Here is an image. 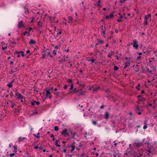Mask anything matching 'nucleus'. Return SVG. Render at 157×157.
Wrapping results in <instances>:
<instances>
[{"label": "nucleus", "instance_id": "56", "mask_svg": "<svg viewBox=\"0 0 157 157\" xmlns=\"http://www.w3.org/2000/svg\"><path fill=\"white\" fill-rule=\"evenodd\" d=\"M32 29V28H29L28 29V31L29 32H30V31H31Z\"/></svg>", "mask_w": 157, "mask_h": 157}, {"label": "nucleus", "instance_id": "24", "mask_svg": "<svg viewBox=\"0 0 157 157\" xmlns=\"http://www.w3.org/2000/svg\"><path fill=\"white\" fill-rule=\"evenodd\" d=\"M69 147H71L72 148V150L71 151V152H72L73 151H74L75 148V146H69Z\"/></svg>", "mask_w": 157, "mask_h": 157}, {"label": "nucleus", "instance_id": "54", "mask_svg": "<svg viewBox=\"0 0 157 157\" xmlns=\"http://www.w3.org/2000/svg\"><path fill=\"white\" fill-rule=\"evenodd\" d=\"M115 32L117 33H118V29H116L115 30Z\"/></svg>", "mask_w": 157, "mask_h": 157}, {"label": "nucleus", "instance_id": "64", "mask_svg": "<svg viewBox=\"0 0 157 157\" xmlns=\"http://www.w3.org/2000/svg\"><path fill=\"white\" fill-rule=\"evenodd\" d=\"M37 113L36 112H34L33 113V114L32 115H36Z\"/></svg>", "mask_w": 157, "mask_h": 157}, {"label": "nucleus", "instance_id": "20", "mask_svg": "<svg viewBox=\"0 0 157 157\" xmlns=\"http://www.w3.org/2000/svg\"><path fill=\"white\" fill-rule=\"evenodd\" d=\"M24 35H27V36H29L30 35V33L29 32L27 31H25L24 33Z\"/></svg>", "mask_w": 157, "mask_h": 157}, {"label": "nucleus", "instance_id": "42", "mask_svg": "<svg viewBox=\"0 0 157 157\" xmlns=\"http://www.w3.org/2000/svg\"><path fill=\"white\" fill-rule=\"evenodd\" d=\"M147 120H145L144 121V125H147Z\"/></svg>", "mask_w": 157, "mask_h": 157}, {"label": "nucleus", "instance_id": "35", "mask_svg": "<svg viewBox=\"0 0 157 157\" xmlns=\"http://www.w3.org/2000/svg\"><path fill=\"white\" fill-rule=\"evenodd\" d=\"M144 24L145 25H147V21L144 20Z\"/></svg>", "mask_w": 157, "mask_h": 157}, {"label": "nucleus", "instance_id": "41", "mask_svg": "<svg viewBox=\"0 0 157 157\" xmlns=\"http://www.w3.org/2000/svg\"><path fill=\"white\" fill-rule=\"evenodd\" d=\"M147 71L148 72V73H151L152 72V71H151V70H150L149 69H147Z\"/></svg>", "mask_w": 157, "mask_h": 157}, {"label": "nucleus", "instance_id": "23", "mask_svg": "<svg viewBox=\"0 0 157 157\" xmlns=\"http://www.w3.org/2000/svg\"><path fill=\"white\" fill-rule=\"evenodd\" d=\"M71 133L72 134V137L73 138H74L75 137V135H76V132H71Z\"/></svg>", "mask_w": 157, "mask_h": 157}, {"label": "nucleus", "instance_id": "2", "mask_svg": "<svg viewBox=\"0 0 157 157\" xmlns=\"http://www.w3.org/2000/svg\"><path fill=\"white\" fill-rule=\"evenodd\" d=\"M86 92V90H85L84 88H82L78 90L77 94L79 95H83Z\"/></svg>", "mask_w": 157, "mask_h": 157}, {"label": "nucleus", "instance_id": "9", "mask_svg": "<svg viewBox=\"0 0 157 157\" xmlns=\"http://www.w3.org/2000/svg\"><path fill=\"white\" fill-rule=\"evenodd\" d=\"M24 27V24L22 21H20L18 23V27L19 28H21L22 27Z\"/></svg>", "mask_w": 157, "mask_h": 157}, {"label": "nucleus", "instance_id": "25", "mask_svg": "<svg viewBox=\"0 0 157 157\" xmlns=\"http://www.w3.org/2000/svg\"><path fill=\"white\" fill-rule=\"evenodd\" d=\"M24 8L25 9V13H28L29 12V10L28 8H26L25 6L24 7Z\"/></svg>", "mask_w": 157, "mask_h": 157}, {"label": "nucleus", "instance_id": "46", "mask_svg": "<svg viewBox=\"0 0 157 157\" xmlns=\"http://www.w3.org/2000/svg\"><path fill=\"white\" fill-rule=\"evenodd\" d=\"M35 103L37 105H38L40 104V102L38 101H35Z\"/></svg>", "mask_w": 157, "mask_h": 157}, {"label": "nucleus", "instance_id": "32", "mask_svg": "<svg viewBox=\"0 0 157 157\" xmlns=\"http://www.w3.org/2000/svg\"><path fill=\"white\" fill-rule=\"evenodd\" d=\"M92 124L94 125H95L97 123V122L96 121H93L92 122Z\"/></svg>", "mask_w": 157, "mask_h": 157}, {"label": "nucleus", "instance_id": "34", "mask_svg": "<svg viewBox=\"0 0 157 157\" xmlns=\"http://www.w3.org/2000/svg\"><path fill=\"white\" fill-rule=\"evenodd\" d=\"M112 55V54L109 53L108 55V57L109 58H111V57Z\"/></svg>", "mask_w": 157, "mask_h": 157}, {"label": "nucleus", "instance_id": "16", "mask_svg": "<svg viewBox=\"0 0 157 157\" xmlns=\"http://www.w3.org/2000/svg\"><path fill=\"white\" fill-rule=\"evenodd\" d=\"M26 138L25 137H20L19 138L18 142H20L21 141H23L24 140H26Z\"/></svg>", "mask_w": 157, "mask_h": 157}, {"label": "nucleus", "instance_id": "61", "mask_svg": "<svg viewBox=\"0 0 157 157\" xmlns=\"http://www.w3.org/2000/svg\"><path fill=\"white\" fill-rule=\"evenodd\" d=\"M30 52V51L29 50H27L26 52V53H27V54H28Z\"/></svg>", "mask_w": 157, "mask_h": 157}, {"label": "nucleus", "instance_id": "40", "mask_svg": "<svg viewBox=\"0 0 157 157\" xmlns=\"http://www.w3.org/2000/svg\"><path fill=\"white\" fill-rule=\"evenodd\" d=\"M100 2L101 1H98L97 2V6H100Z\"/></svg>", "mask_w": 157, "mask_h": 157}, {"label": "nucleus", "instance_id": "13", "mask_svg": "<svg viewBox=\"0 0 157 157\" xmlns=\"http://www.w3.org/2000/svg\"><path fill=\"white\" fill-rule=\"evenodd\" d=\"M113 16V13H111L110 15H106L105 16V18L106 19H109L111 18H112Z\"/></svg>", "mask_w": 157, "mask_h": 157}, {"label": "nucleus", "instance_id": "15", "mask_svg": "<svg viewBox=\"0 0 157 157\" xmlns=\"http://www.w3.org/2000/svg\"><path fill=\"white\" fill-rule=\"evenodd\" d=\"M130 65V63L128 61H127L125 63V67L124 68H125L127 67H128Z\"/></svg>", "mask_w": 157, "mask_h": 157}, {"label": "nucleus", "instance_id": "10", "mask_svg": "<svg viewBox=\"0 0 157 157\" xmlns=\"http://www.w3.org/2000/svg\"><path fill=\"white\" fill-rule=\"evenodd\" d=\"M109 115V114L108 112H105L104 116V118L106 119H107L108 118Z\"/></svg>", "mask_w": 157, "mask_h": 157}, {"label": "nucleus", "instance_id": "33", "mask_svg": "<svg viewBox=\"0 0 157 157\" xmlns=\"http://www.w3.org/2000/svg\"><path fill=\"white\" fill-rule=\"evenodd\" d=\"M119 68L117 66H115L114 67V71H117V70Z\"/></svg>", "mask_w": 157, "mask_h": 157}, {"label": "nucleus", "instance_id": "28", "mask_svg": "<svg viewBox=\"0 0 157 157\" xmlns=\"http://www.w3.org/2000/svg\"><path fill=\"white\" fill-rule=\"evenodd\" d=\"M67 58V59H63V61H64V62H66V61H68V60H69L70 59L69 58L68 56H67L66 57Z\"/></svg>", "mask_w": 157, "mask_h": 157}, {"label": "nucleus", "instance_id": "52", "mask_svg": "<svg viewBox=\"0 0 157 157\" xmlns=\"http://www.w3.org/2000/svg\"><path fill=\"white\" fill-rule=\"evenodd\" d=\"M38 146H35V147H34V148L35 149H37L38 148Z\"/></svg>", "mask_w": 157, "mask_h": 157}, {"label": "nucleus", "instance_id": "58", "mask_svg": "<svg viewBox=\"0 0 157 157\" xmlns=\"http://www.w3.org/2000/svg\"><path fill=\"white\" fill-rule=\"evenodd\" d=\"M136 109H137L138 110H139V108L138 106H136Z\"/></svg>", "mask_w": 157, "mask_h": 157}, {"label": "nucleus", "instance_id": "45", "mask_svg": "<svg viewBox=\"0 0 157 157\" xmlns=\"http://www.w3.org/2000/svg\"><path fill=\"white\" fill-rule=\"evenodd\" d=\"M147 128V125H144L143 127V128L144 129H146V128Z\"/></svg>", "mask_w": 157, "mask_h": 157}, {"label": "nucleus", "instance_id": "53", "mask_svg": "<svg viewBox=\"0 0 157 157\" xmlns=\"http://www.w3.org/2000/svg\"><path fill=\"white\" fill-rule=\"evenodd\" d=\"M67 85H65L64 86V88L65 89H66L67 88Z\"/></svg>", "mask_w": 157, "mask_h": 157}, {"label": "nucleus", "instance_id": "48", "mask_svg": "<svg viewBox=\"0 0 157 157\" xmlns=\"http://www.w3.org/2000/svg\"><path fill=\"white\" fill-rule=\"evenodd\" d=\"M66 148H64L63 150L62 151L63 152H66Z\"/></svg>", "mask_w": 157, "mask_h": 157}, {"label": "nucleus", "instance_id": "1", "mask_svg": "<svg viewBox=\"0 0 157 157\" xmlns=\"http://www.w3.org/2000/svg\"><path fill=\"white\" fill-rule=\"evenodd\" d=\"M133 43H131V44L133 45V47L135 49L138 48V41L135 39H134L133 40Z\"/></svg>", "mask_w": 157, "mask_h": 157}, {"label": "nucleus", "instance_id": "62", "mask_svg": "<svg viewBox=\"0 0 157 157\" xmlns=\"http://www.w3.org/2000/svg\"><path fill=\"white\" fill-rule=\"evenodd\" d=\"M101 29H105V27H104L103 25H102L101 26Z\"/></svg>", "mask_w": 157, "mask_h": 157}, {"label": "nucleus", "instance_id": "59", "mask_svg": "<svg viewBox=\"0 0 157 157\" xmlns=\"http://www.w3.org/2000/svg\"><path fill=\"white\" fill-rule=\"evenodd\" d=\"M117 21L118 22H121V19H117Z\"/></svg>", "mask_w": 157, "mask_h": 157}, {"label": "nucleus", "instance_id": "50", "mask_svg": "<svg viewBox=\"0 0 157 157\" xmlns=\"http://www.w3.org/2000/svg\"><path fill=\"white\" fill-rule=\"evenodd\" d=\"M35 101L31 102V104L32 105H34L35 104Z\"/></svg>", "mask_w": 157, "mask_h": 157}, {"label": "nucleus", "instance_id": "5", "mask_svg": "<svg viewBox=\"0 0 157 157\" xmlns=\"http://www.w3.org/2000/svg\"><path fill=\"white\" fill-rule=\"evenodd\" d=\"M147 151L149 153H151L152 151V146L150 144H148L147 148Z\"/></svg>", "mask_w": 157, "mask_h": 157}, {"label": "nucleus", "instance_id": "12", "mask_svg": "<svg viewBox=\"0 0 157 157\" xmlns=\"http://www.w3.org/2000/svg\"><path fill=\"white\" fill-rule=\"evenodd\" d=\"M36 41H35L33 39H31L29 41V43L30 45H32L36 44Z\"/></svg>", "mask_w": 157, "mask_h": 157}, {"label": "nucleus", "instance_id": "27", "mask_svg": "<svg viewBox=\"0 0 157 157\" xmlns=\"http://www.w3.org/2000/svg\"><path fill=\"white\" fill-rule=\"evenodd\" d=\"M39 133H38L37 134V135L36 134H34V136L35 137H36L37 138H39L40 137V136H39Z\"/></svg>", "mask_w": 157, "mask_h": 157}, {"label": "nucleus", "instance_id": "39", "mask_svg": "<svg viewBox=\"0 0 157 157\" xmlns=\"http://www.w3.org/2000/svg\"><path fill=\"white\" fill-rule=\"evenodd\" d=\"M67 81L69 83H72V80L71 79H68L67 80Z\"/></svg>", "mask_w": 157, "mask_h": 157}, {"label": "nucleus", "instance_id": "37", "mask_svg": "<svg viewBox=\"0 0 157 157\" xmlns=\"http://www.w3.org/2000/svg\"><path fill=\"white\" fill-rule=\"evenodd\" d=\"M57 51L56 50H54L53 51V54L54 55H56V52Z\"/></svg>", "mask_w": 157, "mask_h": 157}, {"label": "nucleus", "instance_id": "31", "mask_svg": "<svg viewBox=\"0 0 157 157\" xmlns=\"http://www.w3.org/2000/svg\"><path fill=\"white\" fill-rule=\"evenodd\" d=\"M88 61H91V63H94V61H95V60L93 59H89L88 60Z\"/></svg>", "mask_w": 157, "mask_h": 157}, {"label": "nucleus", "instance_id": "3", "mask_svg": "<svg viewBox=\"0 0 157 157\" xmlns=\"http://www.w3.org/2000/svg\"><path fill=\"white\" fill-rule=\"evenodd\" d=\"M15 54L17 55V56L18 58L20 56H21L22 57H24L25 56L24 52L21 51L19 52H15Z\"/></svg>", "mask_w": 157, "mask_h": 157}, {"label": "nucleus", "instance_id": "63", "mask_svg": "<svg viewBox=\"0 0 157 157\" xmlns=\"http://www.w3.org/2000/svg\"><path fill=\"white\" fill-rule=\"evenodd\" d=\"M46 54H44L43 55V56L42 57V58H44L46 56Z\"/></svg>", "mask_w": 157, "mask_h": 157}, {"label": "nucleus", "instance_id": "26", "mask_svg": "<svg viewBox=\"0 0 157 157\" xmlns=\"http://www.w3.org/2000/svg\"><path fill=\"white\" fill-rule=\"evenodd\" d=\"M74 87V84L72 83L71 85V86L70 88V90H72L73 89Z\"/></svg>", "mask_w": 157, "mask_h": 157}, {"label": "nucleus", "instance_id": "4", "mask_svg": "<svg viewBox=\"0 0 157 157\" xmlns=\"http://www.w3.org/2000/svg\"><path fill=\"white\" fill-rule=\"evenodd\" d=\"M61 133L62 135L64 136H66L68 135L67 133V130L66 129H64L61 132Z\"/></svg>", "mask_w": 157, "mask_h": 157}, {"label": "nucleus", "instance_id": "19", "mask_svg": "<svg viewBox=\"0 0 157 157\" xmlns=\"http://www.w3.org/2000/svg\"><path fill=\"white\" fill-rule=\"evenodd\" d=\"M14 148V151L16 153L17 151V147L16 145H15L13 147Z\"/></svg>", "mask_w": 157, "mask_h": 157}, {"label": "nucleus", "instance_id": "17", "mask_svg": "<svg viewBox=\"0 0 157 157\" xmlns=\"http://www.w3.org/2000/svg\"><path fill=\"white\" fill-rule=\"evenodd\" d=\"M139 68L138 65L136 66V67L134 68V70L136 72H137L139 71Z\"/></svg>", "mask_w": 157, "mask_h": 157}, {"label": "nucleus", "instance_id": "11", "mask_svg": "<svg viewBox=\"0 0 157 157\" xmlns=\"http://www.w3.org/2000/svg\"><path fill=\"white\" fill-rule=\"evenodd\" d=\"M14 81V80H12L7 85V86H8L9 88H11L13 86L12 84L13 83Z\"/></svg>", "mask_w": 157, "mask_h": 157}, {"label": "nucleus", "instance_id": "8", "mask_svg": "<svg viewBox=\"0 0 157 157\" xmlns=\"http://www.w3.org/2000/svg\"><path fill=\"white\" fill-rule=\"evenodd\" d=\"M46 98H51L52 97V96L51 95V92L48 90H47L46 92Z\"/></svg>", "mask_w": 157, "mask_h": 157}, {"label": "nucleus", "instance_id": "43", "mask_svg": "<svg viewBox=\"0 0 157 157\" xmlns=\"http://www.w3.org/2000/svg\"><path fill=\"white\" fill-rule=\"evenodd\" d=\"M15 106H16V105H15L13 103L12 104L11 106V107H12V108H13Z\"/></svg>", "mask_w": 157, "mask_h": 157}, {"label": "nucleus", "instance_id": "30", "mask_svg": "<svg viewBox=\"0 0 157 157\" xmlns=\"http://www.w3.org/2000/svg\"><path fill=\"white\" fill-rule=\"evenodd\" d=\"M105 31L104 30L103 31H101V33H102V35L104 36L105 34Z\"/></svg>", "mask_w": 157, "mask_h": 157}, {"label": "nucleus", "instance_id": "29", "mask_svg": "<svg viewBox=\"0 0 157 157\" xmlns=\"http://www.w3.org/2000/svg\"><path fill=\"white\" fill-rule=\"evenodd\" d=\"M54 130L56 131H57L59 130L58 127L57 126H55L54 128Z\"/></svg>", "mask_w": 157, "mask_h": 157}, {"label": "nucleus", "instance_id": "47", "mask_svg": "<svg viewBox=\"0 0 157 157\" xmlns=\"http://www.w3.org/2000/svg\"><path fill=\"white\" fill-rule=\"evenodd\" d=\"M140 86V85H138L137 86H136V88L137 90H139V86Z\"/></svg>", "mask_w": 157, "mask_h": 157}, {"label": "nucleus", "instance_id": "14", "mask_svg": "<svg viewBox=\"0 0 157 157\" xmlns=\"http://www.w3.org/2000/svg\"><path fill=\"white\" fill-rule=\"evenodd\" d=\"M151 17L150 14H148L147 15H146L144 20L148 21V20Z\"/></svg>", "mask_w": 157, "mask_h": 157}, {"label": "nucleus", "instance_id": "55", "mask_svg": "<svg viewBox=\"0 0 157 157\" xmlns=\"http://www.w3.org/2000/svg\"><path fill=\"white\" fill-rule=\"evenodd\" d=\"M120 2L121 3H124V1L123 0H120Z\"/></svg>", "mask_w": 157, "mask_h": 157}, {"label": "nucleus", "instance_id": "21", "mask_svg": "<svg viewBox=\"0 0 157 157\" xmlns=\"http://www.w3.org/2000/svg\"><path fill=\"white\" fill-rule=\"evenodd\" d=\"M59 141V140H56L55 142V145L58 147H60V145L58 144V142Z\"/></svg>", "mask_w": 157, "mask_h": 157}, {"label": "nucleus", "instance_id": "49", "mask_svg": "<svg viewBox=\"0 0 157 157\" xmlns=\"http://www.w3.org/2000/svg\"><path fill=\"white\" fill-rule=\"evenodd\" d=\"M75 142H74V143H73L71 145H70L69 146H75Z\"/></svg>", "mask_w": 157, "mask_h": 157}, {"label": "nucleus", "instance_id": "7", "mask_svg": "<svg viewBox=\"0 0 157 157\" xmlns=\"http://www.w3.org/2000/svg\"><path fill=\"white\" fill-rule=\"evenodd\" d=\"M7 44H6L4 42H2V49L3 51H4V50L7 49Z\"/></svg>", "mask_w": 157, "mask_h": 157}, {"label": "nucleus", "instance_id": "22", "mask_svg": "<svg viewBox=\"0 0 157 157\" xmlns=\"http://www.w3.org/2000/svg\"><path fill=\"white\" fill-rule=\"evenodd\" d=\"M78 90H77V88H75L73 90V93H76L77 94Z\"/></svg>", "mask_w": 157, "mask_h": 157}, {"label": "nucleus", "instance_id": "60", "mask_svg": "<svg viewBox=\"0 0 157 157\" xmlns=\"http://www.w3.org/2000/svg\"><path fill=\"white\" fill-rule=\"evenodd\" d=\"M98 89V88H95L94 89V91H96V90H97Z\"/></svg>", "mask_w": 157, "mask_h": 157}, {"label": "nucleus", "instance_id": "44", "mask_svg": "<svg viewBox=\"0 0 157 157\" xmlns=\"http://www.w3.org/2000/svg\"><path fill=\"white\" fill-rule=\"evenodd\" d=\"M139 100L141 101H144V98L142 97L141 96L140 99H139Z\"/></svg>", "mask_w": 157, "mask_h": 157}, {"label": "nucleus", "instance_id": "38", "mask_svg": "<svg viewBox=\"0 0 157 157\" xmlns=\"http://www.w3.org/2000/svg\"><path fill=\"white\" fill-rule=\"evenodd\" d=\"M68 19L70 21H72V20L73 18L72 17L69 16L68 17Z\"/></svg>", "mask_w": 157, "mask_h": 157}, {"label": "nucleus", "instance_id": "51", "mask_svg": "<svg viewBox=\"0 0 157 157\" xmlns=\"http://www.w3.org/2000/svg\"><path fill=\"white\" fill-rule=\"evenodd\" d=\"M58 46H56L55 47V50H56L57 51V49H58Z\"/></svg>", "mask_w": 157, "mask_h": 157}, {"label": "nucleus", "instance_id": "36", "mask_svg": "<svg viewBox=\"0 0 157 157\" xmlns=\"http://www.w3.org/2000/svg\"><path fill=\"white\" fill-rule=\"evenodd\" d=\"M15 155V153H12L10 154V156L11 157H13Z\"/></svg>", "mask_w": 157, "mask_h": 157}, {"label": "nucleus", "instance_id": "6", "mask_svg": "<svg viewBox=\"0 0 157 157\" xmlns=\"http://www.w3.org/2000/svg\"><path fill=\"white\" fill-rule=\"evenodd\" d=\"M15 96L17 97V99L21 98V99H23L24 98L23 95L21 94L16 93L15 94Z\"/></svg>", "mask_w": 157, "mask_h": 157}, {"label": "nucleus", "instance_id": "57", "mask_svg": "<svg viewBox=\"0 0 157 157\" xmlns=\"http://www.w3.org/2000/svg\"><path fill=\"white\" fill-rule=\"evenodd\" d=\"M84 134H85V138H86V135L87 134V132H85L84 133Z\"/></svg>", "mask_w": 157, "mask_h": 157}, {"label": "nucleus", "instance_id": "18", "mask_svg": "<svg viewBox=\"0 0 157 157\" xmlns=\"http://www.w3.org/2000/svg\"><path fill=\"white\" fill-rule=\"evenodd\" d=\"M98 43L96 44V45H97L98 44H102L104 43L103 41L101 40L100 39H98Z\"/></svg>", "mask_w": 157, "mask_h": 157}]
</instances>
